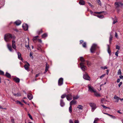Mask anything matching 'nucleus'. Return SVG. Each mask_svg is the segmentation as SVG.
Returning <instances> with one entry per match:
<instances>
[{"mask_svg":"<svg viewBox=\"0 0 123 123\" xmlns=\"http://www.w3.org/2000/svg\"><path fill=\"white\" fill-rule=\"evenodd\" d=\"M80 60L82 62L80 64L81 68L82 70L84 71L86 69V67L85 65V60L84 58L82 57H80Z\"/></svg>","mask_w":123,"mask_h":123,"instance_id":"nucleus-1","label":"nucleus"},{"mask_svg":"<svg viewBox=\"0 0 123 123\" xmlns=\"http://www.w3.org/2000/svg\"><path fill=\"white\" fill-rule=\"evenodd\" d=\"M12 37L11 34L8 33L7 34L4 35V39L6 42H8L10 41Z\"/></svg>","mask_w":123,"mask_h":123,"instance_id":"nucleus-2","label":"nucleus"},{"mask_svg":"<svg viewBox=\"0 0 123 123\" xmlns=\"http://www.w3.org/2000/svg\"><path fill=\"white\" fill-rule=\"evenodd\" d=\"M114 5L117 12H119V9H118V8L120 7V6L123 5V3L121 2H115V3Z\"/></svg>","mask_w":123,"mask_h":123,"instance_id":"nucleus-3","label":"nucleus"},{"mask_svg":"<svg viewBox=\"0 0 123 123\" xmlns=\"http://www.w3.org/2000/svg\"><path fill=\"white\" fill-rule=\"evenodd\" d=\"M98 48V47L97 44L95 43L93 44L90 49L91 52L92 53H94L95 51Z\"/></svg>","mask_w":123,"mask_h":123,"instance_id":"nucleus-4","label":"nucleus"},{"mask_svg":"<svg viewBox=\"0 0 123 123\" xmlns=\"http://www.w3.org/2000/svg\"><path fill=\"white\" fill-rule=\"evenodd\" d=\"M89 105L90 106L92 107V111L93 112L94 110L97 108V106L95 104L92 103H90Z\"/></svg>","mask_w":123,"mask_h":123,"instance_id":"nucleus-5","label":"nucleus"},{"mask_svg":"<svg viewBox=\"0 0 123 123\" xmlns=\"http://www.w3.org/2000/svg\"><path fill=\"white\" fill-rule=\"evenodd\" d=\"M88 90L90 91L91 92H95V90L93 89V87L91 86L90 84L88 85Z\"/></svg>","mask_w":123,"mask_h":123,"instance_id":"nucleus-6","label":"nucleus"},{"mask_svg":"<svg viewBox=\"0 0 123 123\" xmlns=\"http://www.w3.org/2000/svg\"><path fill=\"white\" fill-rule=\"evenodd\" d=\"M63 79L62 78H60L58 80V84L59 86H61L63 84Z\"/></svg>","mask_w":123,"mask_h":123,"instance_id":"nucleus-7","label":"nucleus"},{"mask_svg":"<svg viewBox=\"0 0 123 123\" xmlns=\"http://www.w3.org/2000/svg\"><path fill=\"white\" fill-rule=\"evenodd\" d=\"M7 47L8 49L10 52H12L13 51V50L12 49L11 46L9 43L7 44Z\"/></svg>","mask_w":123,"mask_h":123,"instance_id":"nucleus-8","label":"nucleus"},{"mask_svg":"<svg viewBox=\"0 0 123 123\" xmlns=\"http://www.w3.org/2000/svg\"><path fill=\"white\" fill-rule=\"evenodd\" d=\"M67 99L69 101H70L72 99V96L71 94H68L67 96Z\"/></svg>","mask_w":123,"mask_h":123,"instance_id":"nucleus-9","label":"nucleus"},{"mask_svg":"<svg viewBox=\"0 0 123 123\" xmlns=\"http://www.w3.org/2000/svg\"><path fill=\"white\" fill-rule=\"evenodd\" d=\"M22 27L23 29L25 31H27L28 30V25L26 24H24L22 25Z\"/></svg>","mask_w":123,"mask_h":123,"instance_id":"nucleus-10","label":"nucleus"},{"mask_svg":"<svg viewBox=\"0 0 123 123\" xmlns=\"http://www.w3.org/2000/svg\"><path fill=\"white\" fill-rule=\"evenodd\" d=\"M89 11L90 13L92 15H94V16H95V13H97L98 14H100L101 13L104 12H93L91 10H89Z\"/></svg>","mask_w":123,"mask_h":123,"instance_id":"nucleus-11","label":"nucleus"},{"mask_svg":"<svg viewBox=\"0 0 123 123\" xmlns=\"http://www.w3.org/2000/svg\"><path fill=\"white\" fill-rule=\"evenodd\" d=\"M83 78L84 79L87 80H89L90 78L87 74H86L84 75L83 76Z\"/></svg>","mask_w":123,"mask_h":123,"instance_id":"nucleus-12","label":"nucleus"},{"mask_svg":"<svg viewBox=\"0 0 123 123\" xmlns=\"http://www.w3.org/2000/svg\"><path fill=\"white\" fill-rule=\"evenodd\" d=\"M12 47L14 49H16V47L15 45V41L14 40L12 41Z\"/></svg>","mask_w":123,"mask_h":123,"instance_id":"nucleus-13","label":"nucleus"},{"mask_svg":"<svg viewBox=\"0 0 123 123\" xmlns=\"http://www.w3.org/2000/svg\"><path fill=\"white\" fill-rule=\"evenodd\" d=\"M27 64L25 65L24 66V67L26 70H28L29 69V66L30 65L27 62H26Z\"/></svg>","mask_w":123,"mask_h":123,"instance_id":"nucleus-14","label":"nucleus"},{"mask_svg":"<svg viewBox=\"0 0 123 123\" xmlns=\"http://www.w3.org/2000/svg\"><path fill=\"white\" fill-rule=\"evenodd\" d=\"M76 103V101L73 100H72L70 102V105H75Z\"/></svg>","mask_w":123,"mask_h":123,"instance_id":"nucleus-15","label":"nucleus"},{"mask_svg":"<svg viewBox=\"0 0 123 123\" xmlns=\"http://www.w3.org/2000/svg\"><path fill=\"white\" fill-rule=\"evenodd\" d=\"M18 58L21 60H22V58L21 57V53L19 52H18Z\"/></svg>","mask_w":123,"mask_h":123,"instance_id":"nucleus-16","label":"nucleus"},{"mask_svg":"<svg viewBox=\"0 0 123 123\" xmlns=\"http://www.w3.org/2000/svg\"><path fill=\"white\" fill-rule=\"evenodd\" d=\"M16 25H18L20 24L21 22L20 21L17 20L14 23Z\"/></svg>","mask_w":123,"mask_h":123,"instance_id":"nucleus-17","label":"nucleus"},{"mask_svg":"<svg viewBox=\"0 0 123 123\" xmlns=\"http://www.w3.org/2000/svg\"><path fill=\"white\" fill-rule=\"evenodd\" d=\"M13 80L17 83H18L19 82L20 79L19 78L17 77H16L13 78Z\"/></svg>","mask_w":123,"mask_h":123,"instance_id":"nucleus-18","label":"nucleus"},{"mask_svg":"<svg viewBox=\"0 0 123 123\" xmlns=\"http://www.w3.org/2000/svg\"><path fill=\"white\" fill-rule=\"evenodd\" d=\"M27 97L30 100H31L33 98L32 95L31 93H29L28 94Z\"/></svg>","mask_w":123,"mask_h":123,"instance_id":"nucleus-19","label":"nucleus"},{"mask_svg":"<svg viewBox=\"0 0 123 123\" xmlns=\"http://www.w3.org/2000/svg\"><path fill=\"white\" fill-rule=\"evenodd\" d=\"M60 104L61 106L62 107H63L65 105V103L62 99H61L60 100Z\"/></svg>","mask_w":123,"mask_h":123,"instance_id":"nucleus-20","label":"nucleus"},{"mask_svg":"<svg viewBox=\"0 0 123 123\" xmlns=\"http://www.w3.org/2000/svg\"><path fill=\"white\" fill-rule=\"evenodd\" d=\"M49 68V65L48 64H47V63L46 66L45 72H44V73H45L46 72H47V71H48V70Z\"/></svg>","mask_w":123,"mask_h":123,"instance_id":"nucleus-21","label":"nucleus"},{"mask_svg":"<svg viewBox=\"0 0 123 123\" xmlns=\"http://www.w3.org/2000/svg\"><path fill=\"white\" fill-rule=\"evenodd\" d=\"M83 107L81 105H79L77 107V108L79 110H82L83 109Z\"/></svg>","mask_w":123,"mask_h":123,"instance_id":"nucleus-22","label":"nucleus"},{"mask_svg":"<svg viewBox=\"0 0 123 123\" xmlns=\"http://www.w3.org/2000/svg\"><path fill=\"white\" fill-rule=\"evenodd\" d=\"M80 5H83L85 4V2L83 0H80L79 2Z\"/></svg>","mask_w":123,"mask_h":123,"instance_id":"nucleus-23","label":"nucleus"},{"mask_svg":"<svg viewBox=\"0 0 123 123\" xmlns=\"http://www.w3.org/2000/svg\"><path fill=\"white\" fill-rule=\"evenodd\" d=\"M5 75L8 78H10L11 77V75L8 73L6 72L5 74Z\"/></svg>","mask_w":123,"mask_h":123,"instance_id":"nucleus-24","label":"nucleus"},{"mask_svg":"<svg viewBox=\"0 0 123 123\" xmlns=\"http://www.w3.org/2000/svg\"><path fill=\"white\" fill-rule=\"evenodd\" d=\"M108 52L109 54L110 55L111 54V51L110 48V47L108 45Z\"/></svg>","mask_w":123,"mask_h":123,"instance_id":"nucleus-25","label":"nucleus"},{"mask_svg":"<svg viewBox=\"0 0 123 123\" xmlns=\"http://www.w3.org/2000/svg\"><path fill=\"white\" fill-rule=\"evenodd\" d=\"M69 112L70 113H71L72 112V106L71 105H70V106L69 108Z\"/></svg>","mask_w":123,"mask_h":123,"instance_id":"nucleus-26","label":"nucleus"},{"mask_svg":"<svg viewBox=\"0 0 123 123\" xmlns=\"http://www.w3.org/2000/svg\"><path fill=\"white\" fill-rule=\"evenodd\" d=\"M112 37L111 35V34H110V37L109 40V42L110 43H111V41L112 40Z\"/></svg>","mask_w":123,"mask_h":123,"instance_id":"nucleus-27","label":"nucleus"},{"mask_svg":"<svg viewBox=\"0 0 123 123\" xmlns=\"http://www.w3.org/2000/svg\"><path fill=\"white\" fill-rule=\"evenodd\" d=\"M99 120V119L98 118H96L95 119L93 123H97V122Z\"/></svg>","mask_w":123,"mask_h":123,"instance_id":"nucleus-28","label":"nucleus"},{"mask_svg":"<svg viewBox=\"0 0 123 123\" xmlns=\"http://www.w3.org/2000/svg\"><path fill=\"white\" fill-rule=\"evenodd\" d=\"M122 73L121 71V69H119L117 72V74L118 75H121L122 74Z\"/></svg>","mask_w":123,"mask_h":123,"instance_id":"nucleus-29","label":"nucleus"},{"mask_svg":"<svg viewBox=\"0 0 123 123\" xmlns=\"http://www.w3.org/2000/svg\"><path fill=\"white\" fill-rule=\"evenodd\" d=\"M94 92V93L95 95L96 96H100V94L98 93L95 90V92Z\"/></svg>","mask_w":123,"mask_h":123,"instance_id":"nucleus-30","label":"nucleus"},{"mask_svg":"<svg viewBox=\"0 0 123 123\" xmlns=\"http://www.w3.org/2000/svg\"><path fill=\"white\" fill-rule=\"evenodd\" d=\"M67 95L66 94H64L61 96V98H63L66 97H67Z\"/></svg>","mask_w":123,"mask_h":123,"instance_id":"nucleus-31","label":"nucleus"},{"mask_svg":"<svg viewBox=\"0 0 123 123\" xmlns=\"http://www.w3.org/2000/svg\"><path fill=\"white\" fill-rule=\"evenodd\" d=\"M47 34L46 33L44 34L43 35H42V37L43 38H44L46 37H47Z\"/></svg>","mask_w":123,"mask_h":123,"instance_id":"nucleus-32","label":"nucleus"},{"mask_svg":"<svg viewBox=\"0 0 123 123\" xmlns=\"http://www.w3.org/2000/svg\"><path fill=\"white\" fill-rule=\"evenodd\" d=\"M79 98V97L78 95H77L73 97V99L74 100L76 99H78Z\"/></svg>","mask_w":123,"mask_h":123,"instance_id":"nucleus-33","label":"nucleus"},{"mask_svg":"<svg viewBox=\"0 0 123 123\" xmlns=\"http://www.w3.org/2000/svg\"><path fill=\"white\" fill-rule=\"evenodd\" d=\"M16 102L17 104H19L21 105H23V104L20 102L18 101V100L17 101H16Z\"/></svg>","mask_w":123,"mask_h":123,"instance_id":"nucleus-34","label":"nucleus"},{"mask_svg":"<svg viewBox=\"0 0 123 123\" xmlns=\"http://www.w3.org/2000/svg\"><path fill=\"white\" fill-rule=\"evenodd\" d=\"M97 16L98 18H103L104 17V16L103 15H97Z\"/></svg>","mask_w":123,"mask_h":123,"instance_id":"nucleus-35","label":"nucleus"},{"mask_svg":"<svg viewBox=\"0 0 123 123\" xmlns=\"http://www.w3.org/2000/svg\"><path fill=\"white\" fill-rule=\"evenodd\" d=\"M82 46L83 47L85 48L86 47V42H84L82 44Z\"/></svg>","mask_w":123,"mask_h":123,"instance_id":"nucleus-36","label":"nucleus"},{"mask_svg":"<svg viewBox=\"0 0 123 123\" xmlns=\"http://www.w3.org/2000/svg\"><path fill=\"white\" fill-rule=\"evenodd\" d=\"M119 53V51L118 50H117L115 53V55L117 56H118V54Z\"/></svg>","mask_w":123,"mask_h":123,"instance_id":"nucleus-37","label":"nucleus"},{"mask_svg":"<svg viewBox=\"0 0 123 123\" xmlns=\"http://www.w3.org/2000/svg\"><path fill=\"white\" fill-rule=\"evenodd\" d=\"M38 37V36H37L34 37V38L33 39V40L34 41V40H36Z\"/></svg>","mask_w":123,"mask_h":123,"instance_id":"nucleus-38","label":"nucleus"},{"mask_svg":"<svg viewBox=\"0 0 123 123\" xmlns=\"http://www.w3.org/2000/svg\"><path fill=\"white\" fill-rule=\"evenodd\" d=\"M101 68L103 69L104 70L105 69H107V67L106 66H105L104 67H101Z\"/></svg>","mask_w":123,"mask_h":123,"instance_id":"nucleus-39","label":"nucleus"},{"mask_svg":"<svg viewBox=\"0 0 123 123\" xmlns=\"http://www.w3.org/2000/svg\"><path fill=\"white\" fill-rule=\"evenodd\" d=\"M28 115L30 117V118L32 120L33 119L31 115L30 114H28Z\"/></svg>","mask_w":123,"mask_h":123,"instance_id":"nucleus-40","label":"nucleus"},{"mask_svg":"<svg viewBox=\"0 0 123 123\" xmlns=\"http://www.w3.org/2000/svg\"><path fill=\"white\" fill-rule=\"evenodd\" d=\"M110 117L112 118L113 119H115L116 118V117L115 116H113L112 115H111Z\"/></svg>","mask_w":123,"mask_h":123,"instance_id":"nucleus-41","label":"nucleus"},{"mask_svg":"<svg viewBox=\"0 0 123 123\" xmlns=\"http://www.w3.org/2000/svg\"><path fill=\"white\" fill-rule=\"evenodd\" d=\"M37 32L38 34H39L42 32V30H41L40 31H38Z\"/></svg>","mask_w":123,"mask_h":123,"instance_id":"nucleus-42","label":"nucleus"},{"mask_svg":"<svg viewBox=\"0 0 123 123\" xmlns=\"http://www.w3.org/2000/svg\"><path fill=\"white\" fill-rule=\"evenodd\" d=\"M86 62L88 66H89L90 65V63L89 62V61H86Z\"/></svg>","mask_w":123,"mask_h":123,"instance_id":"nucleus-43","label":"nucleus"},{"mask_svg":"<svg viewBox=\"0 0 123 123\" xmlns=\"http://www.w3.org/2000/svg\"><path fill=\"white\" fill-rule=\"evenodd\" d=\"M0 74L3 75H4V72L3 71L0 70Z\"/></svg>","mask_w":123,"mask_h":123,"instance_id":"nucleus-44","label":"nucleus"},{"mask_svg":"<svg viewBox=\"0 0 123 123\" xmlns=\"http://www.w3.org/2000/svg\"><path fill=\"white\" fill-rule=\"evenodd\" d=\"M37 49L39 51H42V50L41 48L39 47H38V48Z\"/></svg>","mask_w":123,"mask_h":123,"instance_id":"nucleus-45","label":"nucleus"},{"mask_svg":"<svg viewBox=\"0 0 123 123\" xmlns=\"http://www.w3.org/2000/svg\"><path fill=\"white\" fill-rule=\"evenodd\" d=\"M10 123H14V120L13 119H11V122Z\"/></svg>","mask_w":123,"mask_h":123,"instance_id":"nucleus-46","label":"nucleus"},{"mask_svg":"<svg viewBox=\"0 0 123 123\" xmlns=\"http://www.w3.org/2000/svg\"><path fill=\"white\" fill-rule=\"evenodd\" d=\"M97 2L98 3V4L100 5H101V3L100 1V0H98L97 1Z\"/></svg>","mask_w":123,"mask_h":123,"instance_id":"nucleus-47","label":"nucleus"},{"mask_svg":"<svg viewBox=\"0 0 123 123\" xmlns=\"http://www.w3.org/2000/svg\"><path fill=\"white\" fill-rule=\"evenodd\" d=\"M116 48L117 49H118V50H119L120 48V47L119 46L117 45L116 46Z\"/></svg>","mask_w":123,"mask_h":123,"instance_id":"nucleus-48","label":"nucleus"},{"mask_svg":"<svg viewBox=\"0 0 123 123\" xmlns=\"http://www.w3.org/2000/svg\"><path fill=\"white\" fill-rule=\"evenodd\" d=\"M17 96H19L21 95V94L19 93H16Z\"/></svg>","mask_w":123,"mask_h":123,"instance_id":"nucleus-49","label":"nucleus"},{"mask_svg":"<svg viewBox=\"0 0 123 123\" xmlns=\"http://www.w3.org/2000/svg\"><path fill=\"white\" fill-rule=\"evenodd\" d=\"M122 82H120L119 84L118 85V86L120 87L122 85Z\"/></svg>","mask_w":123,"mask_h":123,"instance_id":"nucleus-50","label":"nucleus"},{"mask_svg":"<svg viewBox=\"0 0 123 123\" xmlns=\"http://www.w3.org/2000/svg\"><path fill=\"white\" fill-rule=\"evenodd\" d=\"M88 3L89 5L90 6H91V7H93V5H92L90 3L88 2Z\"/></svg>","mask_w":123,"mask_h":123,"instance_id":"nucleus-51","label":"nucleus"},{"mask_svg":"<svg viewBox=\"0 0 123 123\" xmlns=\"http://www.w3.org/2000/svg\"><path fill=\"white\" fill-rule=\"evenodd\" d=\"M105 74H103V75H102L101 76H100V79H101L103 77H104V76H105Z\"/></svg>","mask_w":123,"mask_h":123,"instance_id":"nucleus-52","label":"nucleus"},{"mask_svg":"<svg viewBox=\"0 0 123 123\" xmlns=\"http://www.w3.org/2000/svg\"><path fill=\"white\" fill-rule=\"evenodd\" d=\"M40 73H39L38 74H37L36 75L35 77H38V76H39L40 74Z\"/></svg>","mask_w":123,"mask_h":123,"instance_id":"nucleus-53","label":"nucleus"},{"mask_svg":"<svg viewBox=\"0 0 123 123\" xmlns=\"http://www.w3.org/2000/svg\"><path fill=\"white\" fill-rule=\"evenodd\" d=\"M69 123H74V122H73V121L71 119H70L69 120Z\"/></svg>","mask_w":123,"mask_h":123,"instance_id":"nucleus-54","label":"nucleus"},{"mask_svg":"<svg viewBox=\"0 0 123 123\" xmlns=\"http://www.w3.org/2000/svg\"><path fill=\"white\" fill-rule=\"evenodd\" d=\"M75 123H79V121L78 120H75L74 121Z\"/></svg>","mask_w":123,"mask_h":123,"instance_id":"nucleus-55","label":"nucleus"},{"mask_svg":"<svg viewBox=\"0 0 123 123\" xmlns=\"http://www.w3.org/2000/svg\"><path fill=\"white\" fill-rule=\"evenodd\" d=\"M119 99V98H118L117 99H116V100L115 101V102H118Z\"/></svg>","mask_w":123,"mask_h":123,"instance_id":"nucleus-56","label":"nucleus"},{"mask_svg":"<svg viewBox=\"0 0 123 123\" xmlns=\"http://www.w3.org/2000/svg\"><path fill=\"white\" fill-rule=\"evenodd\" d=\"M30 56L31 58H32L33 57V56H32V55L31 53H30Z\"/></svg>","mask_w":123,"mask_h":123,"instance_id":"nucleus-57","label":"nucleus"},{"mask_svg":"<svg viewBox=\"0 0 123 123\" xmlns=\"http://www.w3.org/2000/svg\"><path fill=\"white\" fill-rule=\"evenodd\" d=\"M118 98H119L116 95H115L114 97V98L115 99H117Z\"/></svg>","mask_w":123,"mask_h":123,"instance_id":"nucleus-58","label":"nucleus"},{"mask_svg":"<svg viewBox=\"0 0 123 123\" xmlns=\"http://www.w3.org/2000/svg\"><path fill=\"white\" fill-rule=\"evenodd\" d=\"M115 37H116V38H117V37H118V35H117V33L115 32Z\"/></svg>","mask_w":123,"mask_h":123,"instance_id":"nucleus-59","label":"nucleus"},{"mask_svg":"<svg viewBox=\"0 0 123 123\" xmlns=\"http://www.w3.org/2000/svg\"><path fill=\"white\" fill-rule=\"evenodd\" d=\"M117 22V21L116 20H114L113 22V24H114L116 23Z\"/></svg>","mask_w":123,"mask_h":123,"instance_id":"nucleus-60","label":"nucleus"},{"mask_svg":"<svg viewBox=\"0 0 123 123\" xmlns=\"http://www.w3.org/2000/svg\"><path fill=\"white\" fill-rule=\"evenodd\" d=\"M102 106L103 107V108H107V107L106 106L104 105H102Z\"/></svg>","mask_w":123,"mask_h":123,"instance_id":"nucleus-61","label":"nucleus"},{"mask_svg":"<svg viewBox=\"0 0 123 123\" xmlns=\"http://www.w3.org/2000/svg\"><path fill=\"white\" fill-rule=\"evenodd\" d=\"M119 78H120V79H123V76H122V75H120L119 76Z\"/></svg>","mask_w":123,"mask_h":123,"instance_id":"nucleus-62","label":"nucleus"},{"mask_svg":"<svg viewBox=\"0 0 123 123\" xmlns=\"http://www.w3.org/2000/svg\"><path fill=\"white\" fill-rule=\"evenodd\" d=\"M120 79H117V82L119 83L120 82Z\"/></svg>","mask_w":123,"mask_h":123,"instance_id":"nucleus-63","label":"nucleus"},{"mask_svg":"<svg viewBox=\"0 0 123 123\" xmlns=\"http://www.w3.org/2000/svg\"><path fill=\"white\" fill-rule=\"evenodd\" d=\"M83 40H81L80 41V44L81 43H82L83 42Z\"/></svg>","mask_w":123,"mask_h":123,"instance_id":"nucleus-64","label":"nucleus"}]
</instances>
